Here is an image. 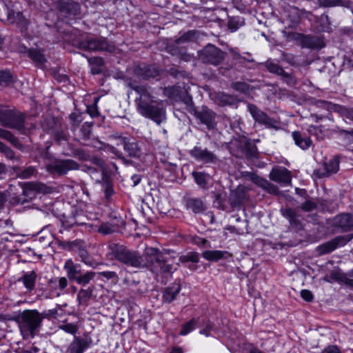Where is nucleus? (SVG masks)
<instances>
[{"label": "nucleus", "mask_w": 353, "mask_h": 353, "mask_svg": "<svg viewBox=\"0 0 353 353\" xmlns=\"http://www.w3.org/2000/svg\"><path fill=\"white\" fill-rule=\"evenodd\" d=\"M199 261V256L196 252H190L185 256L180 257L181 262L192 261L193 263H198Z\"/></svg>", "instance_id": "nucleus-48"}, {"label": "nucleus", "mask_w": 353, "mask_h": 353, "mask_svg": "<svg viewBox=\"0 0 353 353\" xmlns=\"http://www.w3.org/2000/svg\"><path fill=\"white\" fill-rule=\"evenodd\" d=\"M192 176L196 183L202 187L205 186L206 182V174L204 172H193Z\"/></svg>", "instance_id": "nucleus-46"}, {"label": "nucleus", "mask_w": 353, "mask_h": 353, "mask_svg": "<svg viewBox=\"0 0 353 353\" xmlns=\"http://www.w3.org/2000/svg\"><path fill=\"white\" fill-rule=\"evenodd\" d=\"M333 224L343 232L353 230V214H341L335 216Z\"/></svg>", "instance_id": "nucleus-17"}, {"label": "nucleus", "mask_w": 353, "mask_h": 353, "mask_svg": "<svg viewBox=\"0 0 353 353\" xmlns=\"http://www.w3.org/2000/svg\"><path fill=\"white\" fill-rule=\"evenodd\" d=\"M19 327L24 338L33 337L44 319L37 310H25L19 317Z\"/></svg>", "instance_id": "nucleus-5"}, {"label": "nucleus", "mask_w": 353, "mask_h": 353, "mask_svg": "<svg viewBox=\"0 0 353 353\" xmlns=\"http://www.w3.org/2000/svg\"><path fill=\"white\" fill-rule=\"evenodd\" d=\"M0 152L3 153L6 158L10 160H19V158L16 157L13 150L5 145L3 143L0 141Z\"/></svg>", "instance_id": "nucleus-42"}, {"label": "nucleus", "mask_w": 353, "mask_h": 353, "mask_svg": "<svg viewBox=\"0 0 353 353\" xmlns=\"http://www.w3.org/2000/svg\"><path fill=\"white\" fill-rule=\"evenodd\" d=\"M130 86L139 95L135 99V103L140 114L152 119L157 124L165 119V109L161 102L154 100V97L145 86L132 84Z\"/></svg>", "instance_id": "nucleus-1"}, {"label": "nucleus", "mask_w": 353, "mask_h": 353, "mask_svg": "<svg viewBox=\"0 0 353 353\" xmlns=\"http://www.w3.org/2000/svg\"><path fill=\"white\" fill-rule=\"evenodd\" d=\"M60 328L65 332L75 334L78 331V326L72 323H66L60 326Z\"/></svg>", "instance_id": "nucleus-52"}, {"label": "nucleus", "mask_w": 353, "mask_h": 353, "mask_svg": "<svg viewBox=\"0 0 353 353\" xmlns=\"http://www.w3.org/2000/svg\"><path fill=\"white\" fill-rule=\"evenodd\" d=\"M353 238L352 235L338 236L334 239L318 246L317 252L320 255L328 254L338 247L343 246Z\"/></svg>", "instance_id": "nucleus-13"}, {"label": "nucleus", "mask_w": 353, "mask_h": 353, "mask_svg": "<svg viewBox=\"0 0 353 353\" xmlns=\"http://www.w3.org/2000/svg\"><path fill=\"white\" fill-rule=\"evenodd\" d=\"M254 182L269 194L276 195L279 193L277 186L263 178L256 177L254 179Z\"/></svg>", "instance_id": "nucleus-28"}, {"label": "nucleus", "mask_w": 353, "mask_h": 353, "mask_svg": "<svg viewBox=\"0 0 353 353\" xmlns=\"http://www.w3.org/2000/svg\"><path fill=\"white\" fill-rule=\"evenodd\" d=\"M108 248L111 259H114L127 266L145 268L146 265L145 250L143 255H140L136 251L130 250L124 246L114 243H109Z\"/></svg>", "instance_id": "nucleus-3"}, {"label": "nucleus", "mask_w": 353, "mask_h": 353, "mask_svg": "<svg viewBox=\"0 0 353 353\" xmlns=\"http://www.w3.org/2000/svg\"><path fill=\"white\" fill-rule=\"evenodd\" d=\"M64 268L67 272V275L70 280L76 281V279L81 274V270L78 269V265H74L72 260L65 261Z\"/></svg>", "instance_id": "nucleus-32"}, {"label": "nucleus", "mask_w": 353, "mask_h": 353, "mask_svg": "<svg viewBox=\"0 0 353 353\" xmlns=\"http://www.w3.org/2000/svg\"><path fill=\"white\" fill-rule=\"evenodd\" d=\"M195 36V32L188 31L184 33L181 37L176 39L174 41L175 44L179 45L183 43L190 42Z\"/></svg>", "instance_id": "nucleus-45"}, {"label": "nucleus", "mask_w": 353, "mask_h": 353, "mask_svg": "<svg viewBox=\"0 0 353 353\" xmlns=\"http://www.w3.org/2000/svg\"><path fill=\"white\" fill-rule=\"evenodd\" d=\"M92 125L87 123H84L81 129V131L85 139H88L91 132Z\"/></svg>", "instance_id": "nucleus-58"}, {"label": "nucleus", "mask_w": 353, "mask_h": 353, "mask_svg": "<svg viewBox=\"0 0 353 353\" xmlns=\"http://www.w3.org/2000/svg\"><path fill=\"white\" fill-rule=\"evenodd\" d=\"M347 276L339 272V271H332L330 274V278L336 281L342 282L344 283L345 280Z\"/></svg>", "instance_id": "nucleus-53"}, {"label": "nucleus", "mask_w": 353, "mask_h": 353, "mask_svg": "<svg viewBox=\"0 0 353 353\" xmlns=\"http://www.w3.org/2000/svg\"><path fill=\"white\" fill-rule=\"evenodd\" d=\"M88 62L92 65H96L97 67H101L104 64V61L101 57H95L88 59Z\"/></svg>", "instance_id": "nucleus-57"}, {"label": "nucleus", "mask_w": 353, "mask_h": 353, "mask_svg": "<svg viewBox=\"0 0 353 353\" xmlns=\"http://www.w3.org/2000/svg\"><path fill=\"white\" fill-rule=\"evenodd\" d=\"M300 42L303 48L321 49L325 46L323 39L314 35H302Z\"/></svg>", "instance_id": "nucleus-20"}, {"label": "nucleus", "mask_w": 353, "mask_h": 353, "mask_svg": "<svg viewBox=\"0 0 353 353\" xmlns=\"http://www.w3.org/2000/svg\"><path fill=\"white\" fill-rule=\"evenodd\" d=\"M104 187H105V197L107 199H108L109 197H110L113 193H114V190H113V188H112V185L111 184V183L108 180L106 179L105 181H104Z\"/></svg>", "instance_id": "nucleus-56"}, {"label": "nucleus", "mask_w": 353, "mask_h": 353, "mask_svg": "<svg viewBox=\"0 0 353 353\" xmlns=\"http://www.w3.org/2000/svg\"><path fill=\"white\" fill-rule=\"evenodd\" d=\"M114 231L115 228L109 223H103L99 226L98 229L99 232L105 235L110 234Z\"/></svg>", "instance_id": "nucleus-49"}, {"label": "nucleus", "mask_w": 353, "mask_h": 353, "mask_svg": "<svg viewBox=\"0 0 353 353\" xmlns=\"http://www.w3.org/2000/svg\"><path fill=\"white\" fill-rule=\"evenodd\" d=\"M46 186L41 183L28 182L24 183L23 194L32 198L35 192L45 193Z\"/></svg>", "instance_id": "nucleus-25"}, {"label": "nucleus", "mask_w": 353, "mask_h": 353, "mask_svg": "<svg viewBox=\"0 0 353 353\" xmlns=\"http://www.w3.org/2000/svg\"><path fill=\"white\" fill-rule=\"evenodd\" d=\"M322 353H341L339 348L334 345H329L323 350Z\"/></svg>", "instance_id": "nucleus-64"}, {"label": "nucleus", "mask_w": 353, "mask_h": 353, "mask_svg": "<svg viewBox=\"0 0 353 353\" xmlns=\"http://www.w3.org/2000/svg\"><path fill=\"white\" fill-rule=\"evenodd\" d=\"M199 54L203 62L217 65L224 59L225 52L214 45L208 44L199 52Z\"/></svg>", "instance_id": "nucleus-7"}, {"label": "nucleus", "mask_w": 353, "mask_h": 353, "mask_svg": "<svg viewBox=\"0 0 353 353\" xmlns=\"http://www.w3.org/2000/svg\"><path fill=\"white\" fill-rule=\"evenodd\" d=\"M69 118L74 128H77L81 122V115L77 113H72Z\"/></svg>", "instance_id": "nucleus-55"}, {"label": "nucleus", "mask_w": 353, "mask_h": 353, "mask_svg": "<svg viewBox=\"0 0 353 353\" xmlns=\"http://www.w3.org/2000/svg\"><path fill=\"white\" fill-rule=\"evenodd\" d=\"M96 275L94 272H87L84 274H80L78 278L76 279V282L78 284L85 285L90 283L91 280H92Z\"/></svg>", "instance_id": "nucleus-40"}, {"label": "nucleus", "mask_w": 353, "mask_h": 353, "mask_svg": "<svg viewBox=\"0 0 353 353\" xmlns=\"http://www.w3.org/2000/svg\"><path fill=\"white\" fill-rule=\"evenodd\" d=\"M181 285L179 283H172L169 287L165 288L163 292V301L170 303L173 301L181 291Z\"/></svg>", "instance_id": "nucleus-24"}, {"label": "nucleus", "mask_w": 353, "mask_h": 353, "mask_svg": "<svg viewBox=\"0 0 353 353\" xmlns=\"http://www.w3.org/2000/svg\"><path fill=\"white\" fill-rule=\"evenodd\" d=\"M281 214L289 221L290 224L292 228H295L296 229H301L302 228L300 215L294 209L291 208L281 209Z\"/></svg>", "instance_id": "nucleus-23"}, {"label": "nucleus", "mask_w": 353, "mask_h": 353, "mask_svg": "<svg viewBox=\"0 0 353 353\" xmlns=\"http://www.w3.org/2000/svg\"><path fill=\"white\" fill-rule=\"evenodd\" d=\"M78 163L72 159L55 160L47 165V170L52 174L62 175L70 170H77Z\"/></svg>", "instance_id": "nucleus-9"}, {"label": "nucleus", "mask_w": 353, "mask_h": 353, "mask_svg": "<svg viewBox=\"0 0 353 353\" xmlns=\"http://www.w3.org/2000/svg\"><path fill=\"white\" fill-rule=\"evenodd\" d=\"M231 88L241 93H248L251 90V86L245 82L236 81L231 83Z\"/></svg>", "instance_id": "nucleus-39"}, {"label": "nucleus", "mask_w": 353, "mask_h": 353, "mask_svg": "<svg viewBox=\"0 0 353 353\" xmlns=\"http://www.w3.org/2000/svg\"><path fill=\"white\" fill-rule=\"evenodd\" d=\"M248 110L256 123L265 125L267 128L279 129V123L274 118L270 117L265 112L254 104H248Z\"/></svg>", "instance_id": "nucleus-8"}, {"label": "nucleus", "mask_w": 353, "mask_h": 353, "mask_svg": "<svg viewBox=\"0 0 353 353\" xmlns=\"http://www.w3.org/2000/svg\"><path fill=\"white\" fill-rule=\"evenodd\" d=\"M99 274L106 278L107 279H118V276L116 272L112 271H106L99 272Z\"/></svg>", "instance_id": "nucleus-62"}, {"label": "nucleus", "mask_w": 353, "mask_h": 353, "mask_svg": "<svg viewBox=\"0 0 353 353\" xmlns=\"http://www.w3.org/2000/svg\"><path fill=\"white\" fill-rule=\"evenodd\" d=\"M83 48L90 51H108L110 52L114 51V46L109 43L106 39H91L83 41L81 43Z\"/></svg>", "instance_id": "nucleus-12"}, {"label": "nucleus", "mask_w": 353, "mask_h": 353, "mask_svg": "<svg viewBox=\"0 0 353 353\" xmlns=\"http://www.w3.org/2000/svg\"><path fill=\"white\" fill-rule=\"evenodd\" d=\"M35 172H36L35 168L32 166H30V167H28V168H25L24 170L17 172V176L21 179H28V178H30V176H33Z\"/></svg>", "instance_id": "nucleus-47"}, {"label": "nucleus", "mask_w": 353, "mask_h": 353, "mask_svg": "<svg viewBox=\"0 0 353 353\" xmlns=\"http://www.w3.org/2000/svg\"><path fill=\"white\" fill-rule=\"evenodd\" d=\"M215 100L216 103L221 106L233 105L236 101V98L233 95L224 92L216 93Z\"/></svg>", "instance_id": "nucleus-33"}, {"label": "nucleus", "mask_w": 353, "mask_h": 353, "mask_svg": "<svg viewBox=\"0 0 353 353\" xmlns=\"http://www.w3.org/2000/svg\"><path fill=\"white\" fill-rule=\"evenodd\" d=\"M28 55L34 63L39 65H43L46 61L44 54L39 50L30 49L28 51Z\"/></svg>", "instance_id": "nucleus-37"}, {"label": "nucleus", "mask_w": 353, "mask_h": 353, "mask_svg": "<svg viewBox=\"0 0 353 353\" xmlns=\"http://www.w3.org/2000/svg\"><path fill=\"white\" fill-rule=\"evenodd\" d=\"M186 208L195 214H199L205 210V206L203 201L198 198L190 197L185 199Z\"/></svg>", "instance_id": "nucleus-26"}, {"label": "nucleus", "mask_w": 353, "mask_h": 353, "mask_svg": "<svg viewBox=\"0 0 353 353\" xmlns=\"http://www.w3.org/2000/svg\"><path fill=\"white\" fill-rule=\"evenodd\" d=\"M308 132L310 134L316 136L319 140L323 139L325 137L322 126L310 125Z\"/></svg>", "instance_id": "nucleus-44"}, {"label": "nucleus", "mask_w": 353, "mask_h": 353, "mask_svg": "<svg viewBox=\"0 0 353 353\" xmlns=\"http://www.w3.org/2000/svg\"><path fill=\"white\" fill-rule=\"evenodd\" d=\"M269 177L272 181L283 185H289L291 183V174L285 168H273L270 174Z\"/></svg>", "instance_id": "nucleus-16"}, {"label": "nucleus", "mask_w": 353, "mask_h": 353, "mask_svg": "<svg viewBox=\"0 0 353 353\" xmlns=\"http://www.w3.org/2000/svg\"><path fill=\"white\" fill-rule=\"evenodd\" d=\"M228 255V252L221 250H206L202 253V256L210 261H217L226 258Z\"/></svg>", "instance_id": "nucleus-31"}, {"label": "nucleus", "mask_w": 353, "mask_h": 353, "mask_svg": "<svg viewBox=\"0 0 353 353\" xmlns=\"http://www.w3.org/2000/svg\"><path fill=\"white\" fill-rule=\"evenodd\" d=\"M121 143L123 145L125 150H126L130 157H139L141 154V148L138 142L136 141H130L126 137H119Z\"/></svg>", "instance_id": "nucleus-22"}, {"label": "nucleus", "mask_w": 353, "mask_h": 353, "mask_svg": "<svg viewBox=\"0 0 353 353\" xmlns=\"http://www.w3.org/2000/svg\"><path fill=\"white\" fill-rule=\"evenodd\" d=\"M310 14L311 12H308L305 10H301L294 6L291 7L288 10V18L294 23H299L301 17H307Z\"/></svg>", "instance_id": "nucleus-29"}, {"label": "nucleus", "mask_w": 353, "mask_h": 353, "mask_svg": "<svg viewBox=\"0 0 353 353\" xmlns=\"http://www.w3.org/2000/svg\"><path fill=\"white\" fill-rule=\"evenodd\" d=\"M190 155L196 160L204 163H215L218 159L215 154L206 148L195 146L190 152Z\"/></svg>", "instance_id": "nucleus-15"}, {"label": "nucleus", "mask_w": 353, "mask_h": 353, "mask_svg": "<svg viewBox=\"0 0 353 353\" xmlns=\"http://www.w3.org/2000/svg\"><path fill=\"white\" fill-rule=\"evenodd\" d=\"M190 114L199 119L201 123L205 124L209 129L214 128L216 113L206 106H202L199 110L196 108H190Z\"/></svg>", "instance_id": "nucleus-10"}, {"label": "nucleus", "mask_w": 353, "mask_h": 353, "mask_svg": "<svg viewBox=\"0 0 353 353\" xmlns=\"http://www.w3.org/2000/svg\"><path fill=\"white\" fill-rule=\"evenodd\" d=\"M321 6L332 7L339 6L341 3V0H319Z\"/></svg>", "instance_id": "nucleus-54"}, {"label": "nucleus", "mask_w": 353, "mask_h": 353, "mask_svg": "<svg viewBox=\"0 0 353 353\" xmlns=\"http://www.w3.org/2000/svg\"><path fill=\"white\" fill-rule=\"evenodd\" d=\"M263 65L269 72L281 77V80L287 84L294 85L296 83V80L293 74L286 72L281 66L272 60H267Z\"/></svg>", "instance_id": "nucleus-11"}, {"label": "nucleus", "mask_w": 353, "mask_h": 353, "mask_svg": "<svg viewBox=\"0 0 353 353\" xmlns=\"http://www.w3.org/2000/svg\"><path fill=\"white\" fill-rule=\"evenodd\" d=\"M282 60L290 64L291 65H294L296 63L295 57L293 54H283Z\"/></svg>", "instance_id": "nucleus-60"}, {"label": "nucleus", "mask_w": 353, "mask_h": 353, "mask_svg": "<svg viewBox=\"0 0 353 353\" xmlns=\"http://www.w3.org/2000/svg\"><path fill=\"white\" fill-rule=\"evenodd\" d=\"M26 114L13 108L0 105V123L9 128L16 129L23 134L27 133L25 126Z\"/></svg>", "instance_id": "nucleus-4"}, {"label": "nucleus", "mask_w": 353, "mask_h": 353, "mask_svg": "<svg viewBox=\"0 0 353 353\" xmlns=\"http://www.w3.org/2000/svg\"><path fill=\"white\" fill-rule=\"evenodd\" d=\"M316 207L317 204L312 200H307L301 205V208L305 212L312 211L316 209Z\"/></svg>", "instance_id": "nucleus-51"}, {"label": "nucleus", "mask_w": 353, "mask_h": 353, "mask_svg": "<svg viewBox=\"0 0 353 353\" xmlns=\"http://www.w3.org/2000/svg\"><path fill=\"white\" fill-rule=\"evenodd\" d=\"M13 81V76L9 70H0V85L8 86Z\"/></svg>", "instance_id": "nucleus-38"}, {"label": "nucleus", "mask_w": 353, "mask_h": 353, "mask_svg": "<svg viewBox=\"0 0 353 353\" xmlns=\"http://www.w3.org/2000/svg\"><path fill=\"white\" fill-rule=\"evenodd\" d=\"M54 137L59 144H61L63 141H67V136L63 131H57Z\"/></svg>", "instance_id": "nucleus-59"}, {"label": "nucleus", "mask_w": 353, "mask_h": 353, "mask_svg": "<svg viewBox=\"0 0 353 353\" xmlns=\"http://www.w3.org/2000/svg\"><path fill=\"white\" fill-rule=\"evenodd\" d=\"M339 169V159L335 157L327 163H325L321 168L314 171V174L319 179L327 177L335 174Z\"/></svg>", "instance_id": "nucleus-14"}, {"label": "nucleus", "mask_w": 353, "mask_h": 353, "mask_svg": "<svg viewBox=\"0 0 353 353\" xmlns=\"http://www.w3.org/2000/svg\"><path fill=\"white\" fill-rule=\"evenodd\" d=\"M56 125L57 122L55 119L52 117H49L43 121L42 123V127L45 130L49 131L51 129H52Z\"/></svg>", "instance_id": "nucleus-50"}, {"label": "nucleus", "mask_w": 353, "mask_h": 353, "mask_svg": "<svg viewBox=\"0 0 353 353\" xmlns=\"http://www.w3.org/2000/svg\"><path fill=\"white\" fill-rule=\"evenodd\" d=\"M184 103L186 105V110L187 111L190 113V108H195L192 101V99L190 96L187 95L184 99H183Z\"/></svg>", "instance_id": "nucleus-63"}, {"label": "nucleus", "mask_w": 353, "mask_h": 353, "mask_svg": "<svg viewBox=\"0 0 353 353\" xmlns=\"http://www.w3.org/2000/svg\"><path fill=\"white\" fill-rule=\"evenodd\" d=\"M292 136L296 145L303 150L307 149L312 144L311 139L307 137L303 136L299 131L293 132Z\"/></svg>", "instance_id": "nucleus-30"}, {"label": "nucleus", "mask_w": 353, "mask_h": 353, "mask_svg": "<svg viewBox=\"0 0 353 353\" xmlns=\"http://www.w3.org/2000/svg\"><path fill=\"white\" fill-rule=\"evenodd\" d=\"M247 188L239 185L230 194L229 201L232 207H239L246 199Z\"/></svg>", "instance_id": "nucleus-21"}, {"label": "nucleus", "mask_w": 353, "mask_h": 353, "mask_svg": "<svg viewBox=\"0 0 353 353\" xmlns=\"http://www.w3.org/2000/svg\"><path fill=\"white\" fill-rule=\"evenodd\" d=\"M196 324V320L195 319H192L190 321L182 325L179 334L183 336L188 334L195 328Z\"/></svg>", "instance_id": "nucleus-41"}, {"label": "nucleus", "mask_w": 353, "mask_h": 353, "mask_svg": "<svg viewBox=\"0 0 353 353\" xmlns=\"http://www.w3.org/2000/svg\"><path fill=\"white\" fill-rule=\"evenodd\" d=\"M163 94L169 99L177 101L181 99V90L178 86H170L164 88Z\"/></svg>", "instance_id": "nucleus-36"}, {"label": "nucleus", "mask_w": 353, "mask_h": 353, "mask_svg": "<svg viewBox=\"0 0 353 353\" xmlns=\"http://www.w3.org/2000/svg\"><path fill=\"white\" fill-rule=\"evenodd\" d=\"M0 138L4 139L19 149H21L22 145L12 133L6 130L0 128Z\"/></svg>", "instance_id": "nucleus-35"}, {"label": "nucleus", "mask_w": 353, "mask_h": 353, "mask_svg": "<svg viewBox=\"0 0 353 353\" xmlns=\"http://www.w3.org/2000/svg\"><path fill=\"white\" fill-rule=\"evenodd\" d=\"M92 341L90 338H80L74 336L73 341L70 343L68 352L69 353H83L92 344Z\"/></svg>", "instance_id": "nucleus-18"}, {"label": "nucleus", "mask_w": 353, "mask_h": 353, "mask_svg": "<svg viewBox=\"0 0 353 353\" xmlns=\"http://www.w3.org/2000/svg\"><path fill=\"white\" fill-rule=\"evenodd\" d=\"M7 21L12 24L16 23L22 32L26 33L29 22L21 12H14L12 10L8 11Z\"/></svg>", "instance_id": "nucleus-19"}, {"label": "nucleus", "mask_w": 353, "mask_h": 353, "mask_svg": "<svg viewBox=\"0 0 353 353\" xmlns=\"http://www.w3.org/2000/svg\"><path fill=\"white\" fill-rule=\"evenodd\" d=\"M146 265L145 268L148 269L155 274L156 276H172L176 270L172 264L165 257L163 252L159 249L148 247L145 248Z\"/></svg>", "instance_id": "nucleus-2"}, {"label": "nucleus", "mask_w": 353, "mask_h": 353, "mask_svg": "<svg viewBox=\"0 0 353 353\" xmlns=\"http://www.w3.org/2000/svg\"><path fill=\"white\" fill-rule=\"evenodd\" d=\"M231 153L238 158H250L256 156L257 148L245 138L232 141L230 145Z\"/></svg>", "instance_id": "nucleus-6"}, {"label": "nucleus", "mask_w": 353, "mask_h": 353, "mask_svg": "<svg viewBox=\"0 0 353 353\" xmlns=\"http://www.w3.org/2000/svg\"><path fill=\"white\" fill-rule=\"evenodd\" d=\"M314 104L318 108H323L328 111H331L332 110H335L336 108V105L335 104L323 100H316L314 102Z\"/></svg>", "instance_id": "nucleus-43"}, {"label": "nucleus", "mask_w": 353, "mask_h": 353, "mask_svg": "<svg viewBox=\"0 0 353 353\" xmlns=\"http://www.w3.org/2000/svg\"><path fill=\"white\" fill-rule=\"evenodd\" d=\"M301 296L303 298V299H304L305 301H306L307 302L312 301L314 298L312 293L310 290H303L301 292Z\"/></svg>", "instance_id": "nucleus-61"}, {"label": "nucleus", "mask_w": 353, "mask_h": 353, "mask_svg": "<svg viewBox=\"0 0 353 353\" xmlns=\"http://www.w3.org/2000/svg\"><path fill=\"white\" fill-rule=\"evenodd\" d=\"M37 279V273L34 271H30L24 273L23 275L19 279V281L23 283L28 292H32L35 288Z\"/></svg>", "instance_id": "nucleus-27"}, {"label": "nucleus", "mask_w": 353, "mask_h": 353, "mask_svg": "<svg viewBox=\"0 0 353 353\" xmlns=\"http://www.w3.org/2000/svg\"><path fill=\"white\" fill-rule=\"evenodd\" d=\"M93 293V287L87 289H81L77 294V301L79 305H87Z\"/></svg>", "instance_id": "nucleus-34"}]
</instances>
